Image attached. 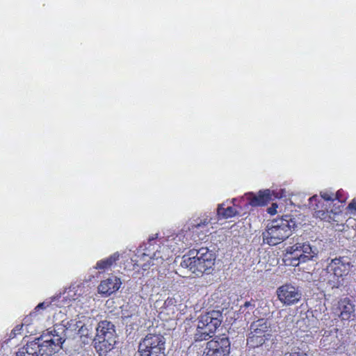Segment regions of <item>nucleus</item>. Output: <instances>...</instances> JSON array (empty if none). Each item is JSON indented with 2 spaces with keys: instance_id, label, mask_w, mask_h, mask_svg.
Segmentation results:
<instances>
[{
  "instance_id": "obj_1",
  "label": "nucleus",
  "mask_w": 356,
  "mask_h": 356,
  "mask_svg": "<svg viewBox=\"0 0 356 356\" xmlns=\"http://www.w3.org/2000/svg\"><path fill=\"white\" fill-rule=\"evenodd\" d=\"M80 285H72L65 289L62 295L58 296L60 301H72L68 306L70 314L76 317L65 323L56 325L47 331L40 340L28 343L19 348L16 356H52L57 353L65 340L67 333L79 330L83 327L81 318L88 316L92 312L91 305L94 300L87 293Z\"/></svg>"
},
{
  "instance_id": "obj_2",
  "label": "nucleus",
  "mask_w": 356,
  "mask_h": 356,
  "mask_svg": "<svg viewBox=\"0 0 356 356\" xmlns=\"http://www.w3.org/2000/svg\"><path fill=\"white\" fill-rule=\"evenodd\" d=\"M158 236L157 233L150 235L148 242L138 250L139 259L137 261L138 266H141L144 270L151 267L156 268L170 257V252H179L185 248L187 238L182 233L168 236L163 242L162 247L154 243Z\"/></svg>"
},
{
  "instance_id": "obj_3",
  "label": "nucleus",
  "mask_w": 356,
  "mask_h": 356,
  "mask_svg": "<svg viewBox=\"0 0 356 356\" xmlns=\"http://www.w3.org/2000/svg\"><path fill=\"white\" fill-rule=\"evenodd\" d=\"M309 206L315 210L316 218L334 226V223L342 220V203L337 199V195L330 191H322L320 197L314 195L309 199Z\"/></svg>"
},
{
  "instance_id": "obj_4",
  "label": "nucleus",
  "mask_w": 356,
  "mask_h": 356,
  "mask_svg": "<svg viewBox=\"0 0 356 356\" xmlns=\"http://www.w3.org/2000/svg\"><path fill=\"white\" fill-rule=\"evenodd\" d=\"M215 263L213 252L207 248L191 250L182 257L181 266L199 276L210 270Z\"/></svg>"
},
{
  "instance_id": "obj_5",
  "label": "nucleus",
  "mask_w": 356,
  "mask_h": 356,
  "mask_svg": "<svg viewBox=\"0 0 356 356\" xmlns=\"http://www.w3.org/2000/svg\"><path fill=\"white\" fill-rule=\"evenodd\" d=\"M296 227L291 218L274 220L268 223L262 233L264 243L269 245H276L289 238Z\"/></svg>"
},
{
  "instance_id": "obj_6",
  "label": "nucleus",
  "mask_w": 356,
  "mask_h": 356,
  "mask_svg": "<svg viewBox=\"0 0 356 356\" xmlns=\"http://www.w3.org/2000/svg\"><path fill=\"white\" fill-rule=\"evenodd\" d=\"M295 243L285 249L284 261L293 266H298L300 263L313 260L318 254V250L307 242H300L298 238H293Z\"/></svg>"
},
{
  "instance_id": "obj_7",
  "label": "nucleus",
  "mask_w": 356,
  "mask_h": 356,
  "mask_svg": "<svg viewBox=\"0 0 356 356\" xmlns=\"http://www.w3.org/2000/svg\"><path fill=\"white\" fill-rule=\"evenodd\" d=\"M222 314L219 311L212 310L200 316L197 325L196 337L199 340L207 339L221 324Z\"/></svg>"
},
{
  "instance_id": "obj_8",
  "label": "nucleus",
  "mask_w": 356,
  "mask_h": 356,
  "mask_svg": "<svg viewBox=\"0 0 356 356\" xmlns=\"http://www.w3.org/2000/svg\"><path fill=\"white\" fill-rule=\"evenodd\" d=\"M229 350L230 342L228 338H218L207 342L204 356H227Z\"/></svg>"
},
{
  "instance_id": "obj_9",
  "label": "nucleus",
  "mask_w": 356,
  "mask_h": 356,
  "mask_svg": "<svg viewBox=\"0 0 356 356\" xmlns=\"http://www.w3.org/2000/svg\"><path fill=\"white\" fill-rule=\"evenodd\" d=\"M279 300L286 305L296 304L301 298L302 294L298 288L291 284H284L277 289Z\"/></svg>"
},
{
  "instance_id": "obj_10",
  "label": "nucleus",
  "mask_w": 356,
  "mask_h": 356,
  "mask_svg": "<svg viewBox=\"0 0 356 356\" xmlns=\"http://www.w3.org/2000/svg\"><path fill=\"white\" fill-rule=\"evenodd\" d=\"M177 301L173 298L167 299H158L154 303V307L156 309L161 319L167 321L172 318L176 311Z\"/></svg>"
},
{
  "instance_id": "obj_11",
  "label": "nucleus",
  "mask_w": 356,
  "mask_h": 356,
  "mask_svg": "<svg viewBox=\"0 0 356 356\" xmlns=\"http://www.w3.org/2000/svg\"><path fill=\"white\" fill-rule=\"evenodd\" d=\"M272 192L270 189L260 190L257 193H248L242 198L246 200L252 207H263L270 200Z\"/></svg>"
},
{
  "instance_id": "obj_12",
  "label": "nucleus",
  "mask_w": 356,
  "mask_h": 356,
  "mask_svg": "<svg viewBox=\"0 0 356 356\" xmlns=\"http://www.w3.org/2000/svg\"><path fill=\"white\" fill-rule=\"evenodd\" d=\"M157 348H165V339L160 334H148L140 343L138 353H145L146 350H152Z\"/></svg>"
},
{
  "instance_id": "obj_13",
  "label": "nucleus",
  "mask_w": 356,
  "mask_h": 356,
  "mask_svg": "<svg viewBox=\"0 0 356 356\" xmlns=\"http://www.w3.org/2000/svg\"><path fill=\"white\" fill-rule=\"evenodd\" d=\"M336 311L343 321H348L355 316V305L348 298H343L338 301Z\"/></svg>"
},
{
  "instance_id": "obj_14",
  "label": "nucleus",
  "mask_w": 356,
  "mask_h": 356,
  "mask_svg": "<svg viewBox=\"0 0 356 356\" xmlns=\"http://www.w3.org/2000/svg\"><path fill=\"white\" fill-rule=\"evenodd\" d=\"M350 269V263L343 258H335L332 259L327 267V272L332 273L337 277L346 275Z\"/></svg>"
},
{
  "instance_id": "obj_15",
  "label": "nucleus",
  "mask_w": 356,
  "mask_h": 356,
  "mask_svg": "<svg viewBox=\"0 0 356 356\" xmlns=\"http://www.w3.org/2000/svg\"><path fill=\"white\" fill-rule=\"evenodd\" d=\"M121 284L120 280L115 276H113L101 282L98 286V291L101 294L109 296L117 291Z\"/></svg>"
},
{
  "instance_id": "obj_16",
  "label": "nucleus",
  "mask_w": 356,
  "mask_h": 356,
  "mask_svg": "<svg viewBox=\"0 0 356 356\" xmlns=\"http://www.w3.org/2000/svg\"><path fill=\"white\" fill-rule=\"evenodd\" d=\"M269 327L270 323L266 319H258L251 324L250 335L265 336L267 338L269 336Z\"/></svg>"
},
{
  "instance_id": "obj_17",
  "label": "nucleus",
  "mask_w": 356,
  "mask_h": 356,
  "mask_svg": "<svg viewBox=\"0 0 356 356\" xmlns=\"http://www.w3.org/2000/svg\"><path fill=\"white\" fill-rule=\"evenodd\" d=\"M95 337L102 339H115V330L114 325L109 321H104L98 324L97 327V334Z\"/></svg>"
},
{
  "instance_id": "obj_18",
  "label": "nucleus",
  "mask_w": 356,
  "mask_h": 356,
  "mask_svg": "<svg viewBox=\"0 0 356 356\" xmlns=\"http://www.w3.org/2000/svg\"><path fill=\"white\" fill-rule=\"evenodd\" d=\"M115 339L95 337V348L100 355H104L114 348Z\"/></svg>"
},
{
  "instance_id": "obj_19",
  "label": "nucleus",
  "mask_w": 356,
  "mask_h": 356,
  "mask_svg": "<svg viewBox=\"0 0 356 356\" xmlns=\"http://www.w3.org/2000/svg\"><path fill=\"white\" fill-rule=\"evenodd\" d=\"M338 341V330L335 327L324 330L321 339V343L323 346H327L331 344H336Z\"/></svg>"
},
{
  "instance_id": "obj_20",
  "label": "nucleus",
  "mask_w": 356,
  "mask_h": 356,
  "mask_svg": "<svg viewBox=\"0 0 356 356\" xmlns=\"http://www.w3.org/2000/svg\"><path fill=\"white\" fill-rule=\"evenodd\" d=\"M120 258L119 252H115L108 258L102 259L96 264L95 268L99 270H106L110 268Z\"/></svg>"
},
{
  "instance_id": "obj_21",
  "label": "nucleus",
  "mask_w": 356,
  "mask_h": 356,
  "mask_svg": "<svg viewBox=\"0 0 356 356\" xmlns=\"http://www.w3.org/2000/svg\"><path fill=\"white\" fill-rule=\"evenodd\" d=\"M211 218L208 216H204L202 218L193 220L188 225V229H192L193 232H197L201 228L207 227L211 222Z\"/></svg>"
},
{
  "instance_id": "obj_22",
  "label": "nucleus",
  "mask_w": 356,
  "mask_h": 356,
  "mask_svg": "<svg viewBox=\"0 0 356 356\" xmlns=\"http://www.w3.org/2000/svg\"><path fill=\"white\" fill-rule=\"evenodd\" d=\"M49 306V303L47 302H43L40 304H38L34 311L30 314L29 316H26L23 321V323L22 325V327H25L26 329L29 325V324L31 323L32 318H35L38 317L39 314V312L40 309H44Z\"/></svg>"
},
{
  "instance_id": "obj_23",
  "label": "nucleus",
  "mask_w": 356,
  "mask_h": 356,
  "mask_svg": "<svg viewBox=\"0 0 356 356\" xmlns=\"http://www.w3.org/2000/svg\"><path fill=\"white\" fill-rule=\"evenodd\" d=\"M138 308L136 305H126L124 306L122 309V318L124 321H126V323H128V318L135 317H138Z\"/></svg>"
},
{
  "instance_id": "obj_24",
  "label": "nucleus",
  "mask_w": 356,
  "mask_h": 356,
  "mask_svg": "<svg viewBox=\"0 0 356 356\" xmlns=\"http://www.w3.org/2000/svg\"><path fill=\"white\" fill-rule=\"evenodd\" d=\"M237 211L232 207H227L226 209H225L223 205L220 204L217 209L218 216L224 218H229L234 217Z\"/></svg>"
},
{
  "instance_id": "obj_25",
  "label": "nucleus",
  "mask_w": 356,
  "mask_h": 356,
  "mask_svg": "<svg viewBox=\"0 0 356 356\" xmlns=\"http://www.w3.org/2000/svg\"><path fill=\"white\" fill-rule=\"evenodd\" d=\"M266 339L265 336L249 335L247 343L250 347L255 348L264 344Z\"/></svg>"
},
{
  "instance_id": "obj_26",
  "label": "nucleus",
  "mask_w": 356,
  "mask_h": 356,
  "mask_svg": "<svg viewBox=\"0 0 356 356\" xmlns=\"http://www.w3.org/2000/svg\"><path fill=\"white\" fill-rule=\"evenodd\" d=\"M146 353H138L140 356H165V348H157L155 350H146Z\"/></svg>"
},
{
  "instance_id": "obj_27",
  "label": "nucleus",
  "mask_w": 356,
  "mask_h": 356,
  "mask_svg": "<svg viewBox=\"0 0 356 356\" xmlns=\"http://www.w3.org/2000/svg\"><path fill=\"white\" fill-rule=\"evenodd\" d=\"M295 321V316L293 314H288L285 316L284 323L286 327H291Z\"/></svg>"
},
{
  "instance_id": "obj_28",
  "label": "nucleus",
  "mask_w": 356,
  "mask_h": 356,
  "mask_svg": "<svg viewBox=\"0 0 356 356\" xmlns=\"http://www.w3.org/2000/svg\"><path fill=\"white\" fill-rule=\"evenodd\" d=\"M272 195L276 198H282L286 196V191L285 189H280L278 191H271Z\"/></svg>"
},
{
  "instance_id": "obj_29",
  "label": "nucleus",
  "mask_w": 356,
  "mask_h": 356,
  "mask_svg": "<svg viewBox=\"0 0 356 356\" xmlns=\"http://www.w3.org/2000/svg\"><path fill=\"white\" fill-rule=\"evenodd\" d=\"M347 209L350 214H356V198L349 203Z\"/></svg>"
},
{
  "instance_id": "obj_30",
  "label": "nucleus",
  "mask_w": 356,
  "mask_h": 356,
  "mask_svg": "<svg viewBox=\"0 0 356 356\" xmlns=\"http://www.w3.org/2000/svg\"><path fill=\"white\" fill-rule=\"evenodd\" d=\"M277 204L273 203L269 208H268V213L270 215H275V213H277Z\"/></svg>"
},
{
  "instance_id": "obj_31",
  "label": "nucleus",
  "mask_w": 356,
  "mask_h": 356,
  "mask_svg": "<svg viewBox=\"0 0 356 356\" xmlns=\"http://www.w3.org/2000/svg\"><path fill=\"white\" fill-rule=\"evenodd\" d=\"M252 305L250 302H246L243 306L241 307L240 311L243 312L245 309L252 307Z\"/></svg>"
},
{
  "instance_id": "obj_32",
  "label": "nucleus",
  "mask_w": 356,
  "mask_h": 356,
  "mask_svg": "<svg viewBox=\"0 0 356 356\" xmlns=\"http://www.w3.org/2000/svg\"><path fill=\"white\" fill-rule=\"evenodd\" d=\"M291 356H307L306 353L303 352L293 353Z\"/></svg>"
},
{
  "instance_id": "obj_33",
  "label": "nucleus",
  "mask_w": 356,
  "mask_h": 356,
  "mask_svg": "<svg viewBox=\"0 0 356 356\" xmlns=\"http://www.w3.org/2000/svg\"><path fill=\"white\" fill-rule=\"evenodd\" d=\"M198 239H203V236H198Z\"/></svg>"
},
{
  "instance_id": "obj_34",
  "label": "nucleus",
  "mask_w": 356,
  "mask_h": 356,
  "mask_svg": "<svg viewBox=\"0 0 356 356\" xmlns=\"http://www.w3.org/2000/svg\"><path fill=\"white\" fill-rule=\"evenodd\" d=\"M56 298H54L53 300H52V302L55 301Z\"/></svg>"
}]
</instances>
